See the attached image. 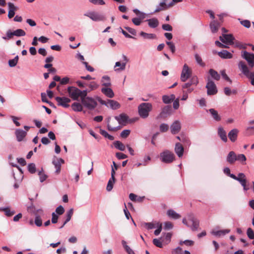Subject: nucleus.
Segmentation results:
<instances>
[{"label":"nucleus","mask_w":254,"mask_h":254,"mask_svg":"<svg viewBox=\"0 0 254 254\" xmlns=\"http://www.w3.org/2000/svg\"><path fill=\"white\" fill-rule=\"evenodd\" d=\"M115 119L118 122L119 124L125 125L127 123L128 117L125 114H121L119 116H115Z\"/></svg>","instance_id":"17"},{"label":"nucleus","mask_w":254,"mask_h":254,"mask_svg":"<svg viewBox=\"0 0 254 254\" xmlns=\"http://www.w3.org/2000/svg\"><path fill=\"white\" fill-rule=\"evenodd\" d=\"M220 26V24L218 21L215 20L211 21L210 23V28L211 32L213 33H216Z\"/></svg>","instance_id":"26"},{"label":"nucleus","mask_w":254,"mask_h":254,"mask_svg":"<svg viewBox=\"0 0 254 254\" xmlns=\"http://www.w3.org/2000/svg\"><path fill=\"white\" fill-rule=\"evenodd\" d=\"M190 221L192 223V226L191 227V230L192 231L196 230L199 227V221L194 217H191L190 219Z\"/></svg>","instance_id":"31"},{"label":"nucleus","mask_w":254,"mask_h":254,"mask_svg":"<svg viewBox=\"0 0 254 254\" xmlns=\"http://www.w3.org/2000/svg\"><path fill=\"white\" fill-rule=\"evenodd\" d=\"M153 244L158 247V248H161L163 247V244H162V242L159 240V239H154L153 240Z\"/></svg>","instance_id":"52"},{"label":"nucleus","mask_w":254,"mask_h":254,"mask_svg":"<svg viewBox=\"0 0 254 254\" xmlns=\"http://www.w3.org/2000/svg\"><path fill=\"white\" fill-rule=\"evenodd\" d=\"M166 44L169 46L172 53H174L176 50L174 44L171 42H166Z\"/></svg>","instance_id":"59"},{"label":"nucleus","mask_w":254,"mask_h":254,"mask_svg":"<svg viewBox=\"0 0 254 254\" xmlns=\"http://www.w3.org/2000/svg\"><path fill=\"white\" fill-rule=\"evenodd\" d=\"M242 57L245 59L248 63L254 61V54L244 51L242 54Z\"/></svg>","instance_id":"22"},{"label":"nucleus","mask_w":254,"mask_h":254,"mask_svg":"<svg viewBox=\"0 0 254 254\" xmlns=\"http://www.w3.org/2000/svg\"><path fill=\"white\" fill-rule=\"evenodd\" d=\"M221 74L222 76V77L227 81L229 82L230 84L232 83V80L228 76V75L226 74L225 72V70H223L221 71Z\"/></svg>","instance_id":"55"},{"label":"nucleus","mask_w":254,"mask_h":254,"mask_svg":"<svg viewBox=\"0 0 254 254\" xmlns=\"http://www.w3.org/2000/svg\"><path fill=\"white\" fill-rule=\"evenodd\" d=\"M247 234L250 239H254V232L252 228H249L247 229Z\"/></svg>","instance_id":"51"},{"label":"nucleus","mask_w":254,"mask_h":254,"mask_svg":"<svg viewBox=\"0 0 254 254\" xmlns=\"http://www.w3.org/2000/svg\"><path fill=\"white\" fill-rule=\"evenodd\" d=\"M209 73L211 77L216 80H219L220 78V76L218 73L213 69H210L209 70Z\"/></svg>","instance_id":"37"},{"label":"nucleus","mask_w":254,"mask_h":254,"mask_svg":"<svg viewBox=\"0 0 254 254\" xmlns=\"http://www.w3.org/2000/svg\"><path fill=\"white\" fill-rule=\"evenodd\" d=\"M102 85L106 87H110L111 85V79L109 76L104 75L101 79Z\"/></svg>","instance_id":"28"},{"label":"nucleus","mask_w":254,"mask_h":254,"mask_svg":"<svg viewBox=\"0 0 254 254\" xmlns=\"http://www.w3.org/2000/svg\"><path fill=\"white\" fill-rule=\"evenodd\" d=\"M114 145L116 148L121 151H124L126 149L125 145L120 141H115Z\"/></svg>","instance_id":"41"},{"label":"nucleus","mask_w":254,"mask_h":254,"mask_svg":"<svg viewBox=\"0 0 254 254\" xmlns=\"http://www.w3.org/2000/svg\"><path fill=\"white\" fill-rule=\"evenodd\" d=\"M238 67L243 74L251 80V84L254 86V72L249 70L248 67L243 61L239 62Z\"/></svg>","instance_id":"1"},{"label":"nucleus","mask_w":254,"mask_h":254,"mask_svg":"<svg viewBox=\"0 0 254 254\" xmlns=\"http://www.w3.org/2000/svg\"><path fill=\"white\" fill-rule=\"evenodd\" d=\"M89 1L95 5H104L105 1L103 0H89Z\"/></svg>","instance_id":"56"},{"label":"nucleus","mask_w":254,"mask_h":254,"mask_svg":"<svg viewBox=\"0 0 254 254\" xmlns=\"http://www.w3.org/2000/svg\"><path fill=\"white\" fill-rule=\"evenodd\" d=\"M100 133L104 137L108 138L110 140H113L114 139V137L112 135L108 134V133L104 130L101 129Z\"/></svg>","instance_id":"48"},{"label":"nucleus","mask_w":254,"mask_h":254,"mask_svg":"<svg viewBox=\"0 0 254 254\" xmlns=\"http://www.w3.org/2000/svg\"><path fill=\"white\" fill-rule=\"evenodd\" d=\"M140 35L143 37L144 39H154L156 38V36L154 34L147 33L143 31H141L140 33Z\"/></svg>","instance_id":"35"},{"label":"nucleus","mask_w":254,"mask_h":254,"mask_svg":"<svg viewBox=\"0 0 254 254\" xmlns=\"http://www.w3.org/2000/svg\"><path fill=\"white\" fill-rule=\"evenodd\" d=\"M236 161L241 162L243 165L246 164V157L243 154H236Z\"/></svg>","instance_id":"42"},{"label":"nucleus","mask_w":254,"mask_h":254,"mask_svg":"<svg viewBox=\"0 0 254 254\" xmlns=\"http://www.w3.org/2000/svg\"><path fill=\"white\" fill-rule=\"evenodd\" d=\"M69 96L74 100H77L80 97L79 89L76 87L69 86L67 88Z\"/></svg>","instance_id":"12"},{"label":"nucleus","mask_w":254,"mask_h":254,"mask_svg":"<svg viewBox=\"0 0 254 254\" xmlns=\"http://www.w3.org/2000/svg\"><path fill=\"white\" fill-rule=\"evenodd\" d=\"M115 182L112 181L111 179H110L108 182V184L107 186V190L108 191H110L113 188V185Z\"/></svg>","instance_id":"60"},{"label":"nucleus","mask_w":254,"mask_h":254,"mask_svg":"<svg viewBox=\"0 0 254 254\" xmlns=\"http://www.w3.org/2000/svg\"><path fill=\"white\" fill-rule=\"evenodd\" d=\"M198 82L197 77L195 76H193L188 82L182 85V88L183 90L186 89L187 90L186 91H188L189 93H191L194 90V88L192 86L193 85L196 86Z\"/></svg>","instance_id":"5"},{"label":"nucleus","mask_w":254,"mask_h":254,"mask_svg":"<svg viewBox=\"0 0 254 254\" xmlns=\"http://www.w3.org/2000/svg\"><path fill=\"white\" fill-rule=\"evenodd\" d=\"M230 232V230L225 229L221 230H213L211 231V234L217 237H221L222 236H224L226 234H228Z\"/></svg>","instance_id":"24"},{"label":"nucleus","mask_w":254,"mask_h":254,"mask_svg":"<svg viewBox=\"0 0 254 254\" xmlns=\"http://www.w3.org/2000/svg\"><path fill=\"white\" fill-rule=\"evenodd\" d=\"M241 24L245 27L249 28L251 27V22L248 20H244L241 21Z\"/></svg>","instance_id":"58"},{"label":"nucleus","mask_w":254,"mask_h":254,"mask_svg":"<svg viewBox=\"0 0 254 254\" xmlns=\"http://www.w3.org/2000/svg\"><path fill=\"white\" fill-rule=\"evenodd\" d=\"M143 225L148 229H152L155 227V224L152 223H147L145 222L143 224Z\"/></svg>","instance_id":"63"},{"label":"nucleus","mask_w":254,"mask_h":254,"mask_svg":"<svg viewBox=\"0 0 254 254\" xmlns=\"http://www.w3.org/2000/svg\"><path fill=\"white\" fill-rule=\"evenodd\" d=\"M15 134L16 139L18 142L23 140L24 137L27 134V132L21 129H16L15 131Z\"/></svg>","instance_id":"16"},{"label":"nucleus","mask_w":254,"mask_h":254,"mask_svg":"<svg viewBox=\"0 0 254 254\" xmlns=\"http://www.w3.org/2000/svg\"><path fill=\"white\" fill-rule=\"evenodd\" d=\"M84 15L94 21H103L105 19L104 14L96 12H88L84 13Z\"/></svg>","instance_id":"9"},{"label":"nucleus","mask_w":254,"mask_h":254,"mask_svg":"<svg viewBox=\"0 0 254 254\" xmlns=\"http://www.w3.org/2000/svg\"><path fill=\"white\" fill-rule=\"evenodd\" d=\"M122 57L123 59V63H121L120 62H117L115 63V65L114 67L115 71H123L126 68L127 63L128 62V59L125 55H123Z\"/></svg>","instance_id":"11"},{"label":"nucleus","mask_w":254,"mask_h":254,"mask_svg":"<svg viewBox=\"0 0 254 254\" xmlns=\"http://www.w3.org/2000/svg\"><path fill=\"white\" fill-rule=\"evenodd\" d=\"M72 109L75 112H80L82 110L83 107L82 105L78 102H74L71 105Z\"/></svg>","instance_id":"36"},{"label":"nucleus","mask_w":254,"mask_h":254,"mask_svg":"<svg viewBox=\"0 0 254 254\" xmlns=\"http://www.w3.org/2000/svg\"><path fill=\"white\" fill-rule=\"evenodd\" d=\"M168 216L174 219H177L181 217V215L173 209H169L167 211Z\"/></svg>","instance_id":"29"},{"label":"nucleus","mask_w":254,"mask_h":254,"mask_svg":"<svg viewBox=\"0 0 254 254\" xmlns=\"http://www.w3.org/2000/svg\"><path fill=\"white\" fill-rule=\"evenodd\" d=\"M238 176L239 178H238L237 181H239L243 187H245L247 181L245 179V174L242 173H239L238 174Z\"/></svg>","instance_id":"39"},{"label":"nucleus","mask_w":254,"mask_h":254,"mask_svg":"<svg viewBox=\"0 0 254 254\" xmlns=\"http://www.w3.org/2000/svg\"><path fill=\"white\" fill-rule=\"evenodd\" d=\"M181 129V124L178 121H176L173 123L171 126V132L173 134L177 133Z\"/></svg>","instance_id":"20"},{"label":"nucleus","mask_w":254,"mask_h":254,"mask_svg":"<svg viewBox=\"0 0 254 254\" xmlns=\"http://www.w3.org/2000/svg\"><path fill=\"white\" fill-rule=\"evenodd\" d=\"M169 129V126L166 124H162L160 126V130L164 132L167 131Z\"/></svg>","instance_id":"54"},{"label":"nucleus","mask_w":254,"mask_h":254,"mask_svg":"<svg viewBox=\"0 0 254 254\" xmlns=\"http://www.w3.org/2000/svg\"><path fill=\"white\" fill-rule=\"evenodd\" d=\"M219 39L222 43L227 45H232L234 44V37L232 34H223L222 36L219 37Z\"/></svg>","instance_id":"13"},{"label":"nucleus","mask_w":254,"mask_h":254,"mask_svg":"<svg viewBox=\"0 0 254 254\" xmlns=\"http://www.w3.org/2000/svg\"><path fill=\"white\" fill-rule=\"evenodd\" d=\"M133 12L136 15L137 17H135L132 19V23L136 26L140 25L146 16V13L140 11L138 9L135 8L133 9Z\"/></svg>","instance_id":"4"},{"label":"nucleus","mask_w":254,"mask_h":254,"mask_svg":"<svg viewBox=\"0 0 254 254\" xmlns=\"http://www.w3.org/2000/svg\"><path fill=\"white\" fill-rule=\"evenodd\" d=\"M175 159L174 153L168 150H166L160 153V160L165 163H170Z\"/></svg>","instance_id":"3"},{"label":"nucleus","mask_w":254,"mask_h":254,"mask_svg":"<svg viewBox=\"0 0 254 254\" xmlns=\"http://www.w3.org/2000/svg\"><path fill=\"white\" fill-rule=\"evenodd\" d=\"M14 36L16 37L24 36L26 35L25 32L21 29H18L13 31Z\"/></svg>","instance_id":"43"},{"label":"nucleus","mask_w":254,"mask_h":254,"mask_svg":"<svg viewBox=\"0 0 254 254\" xmlns=\"http://www.w3.org/2000/svg\"><path fill=\"white\" fill-rule=\"evenodd\" d=\"M130 132V131L129 129H125L121 133V136L123 138H126L128 136Z\"/></svg>","instance_id":"62"},{"label":"nucleus","mask_w":254,"mask_h":254,"mask_svg":"<svg viewBox=\"0 0 254 254\" xmlns=\"http://www.w3.org/2000/svg\"><path fill=\"white\" fill-rule=\"evenodd\" d=\"M101 92L107 97L112 98L114 96V93L113 90L110 88H102Z\"/></svg>","instance_id":"25"},{"label":"nucleus","mask_w":254,"mask_h":254,"mask_svg":"<svg viewBox=\"0 0 254 254\" xmlns=\"http://www.w3.org/2000/svg\"><path fill=\"white\" fill-rule=\"evenodd\" d=\"M18 56H16L13 59L8 61V65L10 67H14L17 64L18 61Z\"/></svg>","instance_id":"45"},{"label":"nucleus","mask_w":254,"mask_h":254,"mask_svg":"<svg viewBox=\"0 0 254 254\" xmlns=\"http://www.w3.org/2000/svg\"><path fill=\"white\" fill-rule=\"evenodd\" d=\"M168 7V5H167L165 1H163L160 2L159 5H158L155 9L153 13H157L160 11L164 10L167 9Z\"/></svg>","instance_id":"27"},{"label":"nucleus","mask_w":254,"mask_h":254,"mask_svg":"<svg viewBox=\"0 0 254 254\" xmlns=\"http://www.w3.org/2000/svg\"><path fill=\"white\" fill-rule=\"evenodd\" d=\"M147 21H148L149 26L151 28H155L159 25V21L155 18L148 19Z\"/></svg>","instance_id":"32"},{"label":"nucleus","mask_w":254,"mask_h":254,"mask_svg":"<svg viewBox=\"0 0 254 254\" xmlns=\"http://www.w3.org/2000/svg\"><path fill=\"white\" fill-rule=\"evenodd\" d=\"M175 151L179 157H181L184 153V148L181 144L177 143L175 145Z\"/></svg>","instance_id":"23"},{"label":"nucleus","mask_w":254,"mask_h":254,"mask_svg":"<svg viewBox=\"0 0 254 254\" xmlns=\"http://www.w3.org/2000/svg\"><path fill=\"white\" fill-rule=\"evenodd\" d=\"M73 209L72 208L70 209L66 212V220L64 222V223L63 224V225L60 227V228H62L65 225L66 223H67L68 221H70V219L71 218V216L73 215Z\"/></svg>","instance_id":"34"},{"label":"nucleus","mask_w":254,"mask_h":254,"mask_svg":"<svg viewBox=\"0 0 254 254\" xmlns=\"http://www.w3.org/2000/svg\"><path fill=\"white\" fill-rule=\"evenodd\" d=\"M91 90H94L98 88V85L94 81H92L90 82L89 84H87V85Z\"/></svg>","instance_id":"53"},{"label":"nucleus","mask_w":254,"mask_h":254,"mask_svg":"<svg viewBox=\"0 0 254 254\" xmlns=\"http://www.w3.org/2000/svg\"><path fill=\"white\" fill-rule=\"evenodd\" d=\"M64 209L62 205L59 206L56 209V212L57 214H58L59 215L63 214L64 213Z\"/></svg>","instance_id":"61"},{"label":"nucleus","mask_w":254,"mask_h":254,"mask_svg":"<svg viewBox=\"0 0 254 254\" xmlns=\"http://www.w3.org/2000/svg\"><path fill=\"white\" fill-rule=\"evenodd\" d=\"M191 70L187 64H185L182 70L180 79L182 81L185 82L190 77Z\"/></svg>","instance_id":"10"},{"label":"nucleus","mask_w":254,"mask_h":254,"mask_svg":"<svg viewBox=\"0 0 254 254\" xmlns=\"http://www.w3.org/2000/svg\"><path fill=\"white\" fill-rule=\"evenodd\" d=\"M209 112L211 114L213 118L216 121H219L221 120L220 117L219 116L217 111L214 109H210Z\"/></svg>","instance_id":"38"},{"label":"nucleus","mask_w":254,"mask_h":254,"mask_svg":"<svg viewBox=\"0 0 254 254\" xmlns=\"http://www.w3.org/2000/svg\"><path fill=\"white\" fill-rule=\"evenodd\" d=\"M152 106L150 103H142L138 107V114L142 118H146L152 110Z\"/></svg>","instance_id":"2"},{"label":"nucleus","mask_w":254,"mask_h":254,"mask_svg":"<svg viewBox=\"0 0 254 254\" xmlns=\"http://www.w3.org/2000/svg\"><path fill=\"white\" fill-rule=\"evenodd\" d=\"M183 244H185L187 246H191L193 245L194 242L191 240H186L185 241H181L180 242V245H182Z\"/></svg>","instance_id":"50"},{"label":"nucleus","mask_w":254,"mask_h":254,"mask_svg":"<svg viewBox=\"0 0 254 254\" xmlns=\"http://www.w3.org/2000/svg\"><path fill=\"white\" fill-rule=\"evenodd\" d=\"M28 170L31 174L35 173L36 172V166L34 163L29 164L28 165Z\"/></svg>","instance_id":"49"},{"label":"nucleus","mask_w":254,"mask_h":254,"mask_svg":"<svg viewBox=\"0 0 254 254\" xmlns=\"http://www.w3.org/2000/svg\"><path fill=\"white\" fill-rule=\"evenodd\" d=\"M55 100L57 102L58 106H62L64 108H68L69 106L68 103L71 101L69 98L66 97H56Z\"/></svg>","instance_id":"14"},{"label":"nucleus","mask_w":254,"mask_h":254,"mask_svg":"<svg viewBox=\"0 0 254 254\" xmlns=\"http://www.w3.org/2000/svg\"><path fill=\"white\" fill-rule=\"evenodd\" d=\"M64 163V161L62 158H57L56 160H53L52 163L56 168L55 173L59 174L61 172V165Z\"/></svg>","instance_id":"15"},{"label":"nucleus","mask_w":254,"mask_h":254,"mask_svg":"<svg viewBox=\"0 0 254 254\" xmlns=\"http://www.w3.org/2000/svg\"><path fill=\"white\" fill-rule=\"evenodd\" d=\"M81 103L85 107L90 110L94 109L97 105V102L93 98L89 97L83 98Z\"/></svg>","instance_id":"6"},{"label":"nucleus","mask_w":254,"mask_h":254,"mask_svg":"<svg viewBox=\"0 0 254 254\" xmlns=\"http://www.w3.org/2000/svg\"><path fill=\"white\" fill-rule=\"evenodd\" d=\"M206 88L207 89V93L208 95H213L217 93L216 86L214 82L209 77L207 78Z\"/></svg>","instance_id":"8"},{"label":"nucleus","mask_w":254,"mask_h":254,"mask_svg":"<svg viewBox=\"0 0 254 254\" xmlns=\"http://www.w3.org/2000/svg\"><path fill=\"white\" fill-rule=\"evenodd\" d=\"M218 133L221 139L224 142L227 141V137L226 135V132L224 129L220 127L218 129Z\"/></svg>","instance_id":"30"},{"label":"nucleus","mask_w":254,"mask_h":254,"mask_svg":"<svg viewBox=\"0 0 254 254\" xmlns=\"http://www.w3.org/2000/svg\"><path fill=\"white\" fill-rule=\"evenodd\" d=\"M98 101L101 104L110 107L113 110H116L120 107V104L117 101L113 100L108 99L106 101L99 98Z\"/></svg>","instance_id":"7"},{"label":"nucleus","mask_w":254,"mask_h":254,"mask_svg":"<svg viewBox=\"0 0 254 254\" xmlns=\"http://www.w3.org/2000/svg\"><path fill=\"white\" fill-rule=\"evenodd\" d=\"M171 111V108L169 106H165L161 113V115L164 116L165 115L170 114Z\"/></svg>","instance_id":"47"},{"label":"nucleus","mask_w":254,"mask_h":254,"mask_svg":"<svg viewBox=\"0 0 254 254\" xmlns=\"http://www.w3.org/2000/svg\"><path fill=\"white\" fill-rule=\"evenodd\" d=\"M175 96L174 94H172L170 96L164 95L162 97V100L165 104H169L172 101L175 100Z\"/></svg>","instance_id":"33"},{"label":"nucleus","mask_w":254,"mask_h":254,"mask_svg":"<svg viewBox=\"0 0 254 254\" xmlns=\"http://www.w3.org/2000/svg\"><path fill=\"white\" fill-rule=\"evenodd\" d=\"M226 161L230 164H233L236 161V154L233 151L229 152L226 157Z\"/></svg>","instance_id":"18"},{"label":"nucleus","mask_w":254,"mask_h":254,"mask_svg":"<svg viewBox=\"0 0 254 254\" xmlns=\"http://www.w3.org/2000/svg\"><path fill=\"white\" fill-rule=\"evenodd\" d=\"M217 54L220 58L225 59H230L233 57V55L230 52L225 50L218 52Z\"/></svg>","instance_id":"21"},{"label":"nucleus","mask_w":254,"mask_h":254,"mask_svg":"<svg viewBox=\"0 0 254 254\" xmlns=\"http://www.w3.org/2000/svg\"><path fill=\"white\" fill-rule=\"evenodd\" d=\"M34 223L38 227H40L42 225V220L41 217L39 214L37 213L35 214Z\"/></svg>","instance_id":"44"},{"label":"nucleus","mask_w":254,"mask_h":254,"mask_svg":"<svg viewBox=\"0 0 254 254\" xmlns=\"http://www.w3.org/2000/svg\"><path fill=\"white\" fill-rule=\"evenodd\" d=\"M238 132V129L234 128L228 133V136L232 142H234L237 140Z\"/></svg>","instance_id":"19"},{"label":"nucleus","mask_w":254,"mask_h":254,"mask_svg":"<svg viewBox=\"0 0 254 254\" xmlns=\"http://www.w3.org/2000/svg\"><path fill=\"white\" fill-rule=\"evenodd\" d=\"M162 28L164 30L167 31H171L173 30L172 27L168 24H163Z\"/></svg>","instance_id":"64"},{"label":"nucleus","mask_w":254,"mask_h":254,"mask_svg":"<svg viewBox=\"0 0 254 254\" xmlns=\"http://www.w3.org/2000/svg\"><path fill=\"white\" fill-rule=\"evenodd\" d=\"M0 210L4 211L5 215L8 217L11 216L15 213L14 210H10L8 207H1Z\"/></svg>","instance_id":"40"},{"label":"nucleus","mask_w":254,"mask_h":254,"mask_svg":"<svg viewBox=\"0 0 254 254\" xmlns=\"http://www.w3.org/2000/svg\"><path fill=\"white\" fill-rule=\"evenodd\" d=\"M13 36H14L13 31H11L10 30H8L6 31V35L5 36H3L2 38L4 40H9L11 39Z\"/></svg>","instance_id":"46"},{"label":"nucleus","mask_w":254,"mask_h":254,"mask_svg":"<svg viewBox=\"0 0 254 254\" xmlns=\"http://www.w3.org/2000/svg\"><path fill=\"white\" fill-rule=\"evenodd\" d=\"M38 175L40 177V181L41 183L43 182L47 178V176L43 173L42 171H40Z\"/></svg>","instance_id":"57"}]
</instances>
